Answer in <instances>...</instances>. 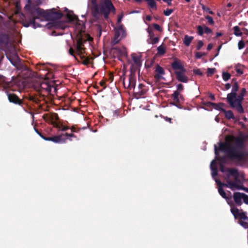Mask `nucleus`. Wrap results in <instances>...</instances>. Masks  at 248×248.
<instances>
[{"mask_svg":"<svg viewBox=\"0 0 248 248\" xmlns=\"http://www.w3.org/2000/svg\"><path fill=\"white\" fill-rule=\"evenodd\" d=\"M244 137L235 138V144L232 145L230 143L219 142V147L217 148L215 145V154L218 155L217 150L224 151L229 158L235 159L239 161H244L248 158V152L243 151L245 148Z\"/></svg>","mask_w":248,"mask_h":248,"instance_id":"obj_1","label":"nucleus"},{"mask_svg":"<svg viewBox=\"0 0 248 248\" xmlns=\"http://www.w3.org/2000/svg\"><path fill=\"white\" fill-rule=\"evenodd\" d=\"M24 9L28 11L31 15L29 19L23 21V25L25 27H28L32 25V27L36 29L41 27V25L36 22V19H40V17L44 18L46 20H54L61 19L63 14L61 12H53L52 11H45L41 8H35L36 14L34 13L33 9L31 7V0H28V3L25 5Z\"/></svg>","mask_w":248,"mask_h":248,"instance_id":"obj_2","label":"nucleus"},{"mask_svg":"<svg viewBox=\"0 0 248 248\" xmlns=\"http://www.w3.org/2000/svg\"><path fill=\"white\" fill-rule=\"evenodd\" d=\"M88 7L96 20H99L102 15L104 18L107 19L111 12L114 14L116 11L115 8L110 0H104L99 4H98L97 0H88Z\"/></svg>","mask_w":248,"mask_h":248,"instance_id":"obj_3","label":"nucleus"},{"mask_svg":"<svg viewBox=\"0 0 248 248\" xmlns=\"http://www.w3.org/2000/svg\"><path fill=\"white\" fill-rule=\"evenodd\" d=\"M12 78H14L13 77ZM15 84L13 79L11 81H8L7 78L0 75V91H4L6 93L8 99L10 103L16 105L23 106V100L21 99L15 93L11 92L9 89L12 88Z\"/></svg>","mask_w":248,"mask_h":248,"instance_id":"obj_4","label":"nucleus"},{"mask_svg":"<svg viewBox=\"0 0 248 248\" xmlns=\"http://www.w3.org/2000/svg\"><path fill=\"white\" fill-rule=\"evenodd\" d=\"M229 176H228L227 179H226V182L227 184H223L221 183L219 180H217L216 182L219 186V187L218 189V192L219 194L224 199H227L228 198L226 196V194L223 189L221 187V186H224L227 187H229L231 189H233V188H236L237 189H239L240 186L236 182H232L229 180Z\"/></svg>","mask_w":248,"mask_h":248,"instance_id":"obj_5","label":"nucleus"},{"mask_svg":"<svg viewBox=\"0 0 248 248\" xmlns=\"http://www.w3.org/2000/svg\"><path fill=\"white\" fill-rule=\"evenodd\" d=\"M50 83L41 82L34 86V89L42 96H46L49 94Z\"/></svg>","mask_w":248,"mask_h":248,"instance_id":"obj_6","label":"nucleus"},{"mask_svg":"<svg viewBox=\"0 0 248 248\" xmlns=\"http://www.w3.org/2000/svg\"><path fill=\"white\" fill-rule=\"evenodd\" d=\"M244 97V95L240 94L238 95H237L236 98L232 99V105H230L232 108H235L237 112L239 113H243L244 112V108L242 105Z\"/></svg>","mask_w":248,"mask_h":248,"instance_id":"obj_7","label":"nucleus"},{"mask_svg":"<svg viewBox=\"0 0 248 248\" xmlns=\"http://www.w3.org/2000/svg\"><path fill=\"white\" fill-rule=\"evenodd\" d=\"M234 202L237 206H241L243 202L242 200L245 203L248 204V195L239 192H235L232 196Z\"/></svg>","mask_w":248,"mask_h":248,"instance_id":"obj_8","label":"nucleus"},{"mask_svg":"<svg viewBox=\"0 0 248 248\" xmlns=\"http://www.w3.org/2000/svg\"><path fill=\"white\" fill-rule=\"evenodd\" d=\"M234 82V84L232 87V90L231 93L227 94V101L229 105H232V99H234L237 96V92L239 89V85L238 82L236 81L235 78L232 79V82Z\"/></svg>","mask_w":248,"mask_h":248,"instance_id":"obj_9","label":"nucleus"},{"mask_svg":"<svg viewBox=\"0 0 248 248\" xmlns=\"http://www.w3.org/2000/svg\"><path fill=\"white\" fill-rule=\"evenodd\" d=\"M171 97L173 102L171 103V104L179 108H182V103H183L184 101L183 95L180 94L178 91H175L171 95Z\"/></svg>","mask_w":248,"mask_h":248,"instance_id":"obj_10","label":"nucleus"},{"mask_svg":"<svg viewBox=\"0 0 248 248\" xmlns=\"http://www.w3.org/2000/svg\"><path fill=\"white\" fill-rule=\"evenodd\" d=\"M126 36V32L123 25H120L118 29H116L115 32L114 39L113 41V44H117L121 38Z\"/></svg>","mask_w":248,"mask_h":248,"instance_id":"obj_11","label":"nucleus"},{"mask_svg":"<svg viewBox=\"0 0 248 248\" xmlns=\"http://www.w3.org/2000/svg\"><path fill=\"white\" fill-rule=\"evenodd\" d=\"M147 92L146 86L143 84H140L137 88L134 89V96L139 99L141 97H144V96Z\"/></svg>","mask_w":248,"mask_h":248,"instance_id":"obj_12","label":"nucleus"},{"mask_svg":"<svg viewBox=\"0 0 248 248\" xmlns=\"http://www.w3.org/2000/svg\"><path fill=\"white\" fill-rule=\"evenodd\" d=\"M186 69H185L184 71H175L174 74L176 79L179 82L187 83L188 81V78L186 75Z\"/></svg>","mask_w":248,"mask_h":248,"instance_id":"obj_13","label":"nucleus"},{"mask_svg":"<svg viewBox=\"0 0 248 248\" xmlns=\"http://www.w3.org/2000/svg\"><path fill=\"white\" fill-rule=\"evenodd\" d=\"M171 66L175 71H184L186 69L182 64L181 61L176 58L174 59L173 62L171 63Z\"/></svg>","mask_w":248,"mask_h":248,"instance_id":"obj_14","label":"nucleus"},{"mask_svg":"<svg viewBox=\"0 0 248 248\" xmlns=\"http://www.w3.org/2000/svg\"><path fill=\"white\" fill-rule=\"evenodd\" d=\"M43 119L47 123L52 124L54 123V120L58 119V115L57 113L45 114L43 116Z\"/></svg>","mask_w":248,"mask_h":248,"instance_id":"obj_15","label":"nucleus"},{"mask_svg":"<svg viewBox=\"0 0 248 248\" xmlns=\"http://www.w3.org/2000/svg\"><path fill=\"white\" fill-rule=\"evenodd\" d=\"M86 41L82 38L81 37L78 38L76 44V50L78 53V54H81L84 50L83 47V43Z\"/></svg>","mask_w":248,"mask_h":248,"instance_id":"obj_16","label":"nucleus"},{"mask_svg":"<svg viewBox=\"0 0 248 248\" xmlns=\"http://www.w3.org/2000/svg\"><path fill=\"white\" fill-rule=\"evenodd\" d=\"M131 58L135 65V68H139L141 65V56L140 55L132 53L131 54Z\"/></svg>","mask_w":248,"mask_h":248,"instance_id":"obj_17","label":"nucleus"},{"mask_svg":"<svg viewBox=\"0 0 248 248\" xmlns=\"http://www.w3.org/2000/svg\"><path fill=\"white\" fill-rule=\"evenodd\" d=\"M63 136H64V135L62 134L58 136H54L48 138L45 137L44 140H46L52 141L55 143H59L62 141H64V140L62 138Z\"/></svg>","mask_w":248,"mask_h":248,"instance_id":"obj_18","label":"nucleus"},{"mask_svg":"<svg viewBox=\"0 0 248 248\" xmlns=\"http://www.w3.org/2000/svg\"><path fill=\"white\" fill-rule=\"evenodd\" d=\"M155 71L156 73L154 77L157 79H160L161 77V76L165 74L164 69L158 64L156 65Z\"/></svg>","mask_w":248,"mask_h":248,"instance_id":"obj_19","label":"nucleus"},{"mask_svg":"<svg viewBox=\"0 0 248 248\" xmlns=\"http://www.w3.org/2000/svg\"><path fill=\"white\" fill-rule=\"evenodd\" d=\"M227 171L229 172V174L234 178V179L237 181L239 178V173L236 169L233 168L227 169Z\"/></svg>","mask_w":248,"mask_h":248,"instance_id":"obj_20","label":"nucleus"},{"mask_svg":"<svg viewBox=\"0 0 248 248\" xmlns=\"http://www.w3.org/2000/svg\"><path fill=\"white\" fill-rule=\"evenodd\" d=\"M210 168L212 170V175L213 177L216 176L217 175V168L216 166V161L215 160H213L211 162L210 165Z\"/></svg>","mask_w":248,"mask_h":248,"instance_id":"obj_21","label":"nucleus"},{"mask_svg":"<svg viewBox=\"0 0 248 248\" xmlns=\"http://www.w3.org/2000/svg\"><path fill=\"white\" fill-rule=\"evenodd\" d=\"M222 112L225 114V117L227 119H234V116L232 110H226L225 109H222Z\"/></svg>","mask_w":248,"mask_h":248,"instance_id":"obj_22","label":"nucleus"},{"mask_svg":"<svg viewBox=\"0 0 248 248\" xmlns=\"http://www.w3.org/2000/svg\"><path fill=\"white\" fill-rule=\"evenodd\" d=\"M209 106H213L215 109L220 110L222 112V109H224L221 107L224 106L225 104L223 103H219L218 104H217L215 103L212 102H208L207 103Z\"/></svg>","mask_w":248,"mask_h":248,"instance_id":"obj_23","label":"nucleus"},{"mask_svg":"<svg viewBox=\"0 0 248 248\" xmlns=\"http://www.w3.org/2000/svg\"><path fill=\"white\" fill-rule=\"evenodd\" d=\"M21 72L24 78H30L32 76L31 70L27 67H24Z\"/></svg>","mask_w":248,"mask_h":248,"instance_id":"obj_24","label":"nucleus"},{"mask_svg":"<svg viewBox=\"0 0 248 248\" xmlns=\"http://www.w3.org/2000/svg\"><path fill=\"white\" fill-rule=\"evenodd\" d=\"M136 86V79L134 77H132L130 75L129 77V83L128 88L129 89H131V88H133V90L135 88Z\"/></svg>","mask_w":248,"mask_h":248,"instance_id":"obj_25","label":"nucleus"},{"mask_svg":"<svg viewBox=\"0 0 248 248\" xmlns=\"http://www.w3.org/2000/svg\"><path fill=\"white\" fill-rule=\"evenodd\" d=\"M112 49L116 50V52L120 56H127V54L124 48L121 49L119 47H113Z\"/></svg>","mask_w":248,"mask_h":248,"instance_id":"obj_26","label":"nucleus"},{"mask_svg":"<svg viewBox=\"0 0 248 248\" xmlns=\"http://www.w3.org/2000/svg\"><path fill=\"white\" fill-rule=\"evenodd\" d=\"M55 127L57 128L59 130L65 131L69 129L68 126H64L62 124H57L54 122V123L52 124Z\"/></svg>","mask_w":248,"mask_h":248,"instance_id":"obj_27","label":"nucleus"},{"mask_svg":"<svg viewBox=\"0 0 248 248\" xmlns=\"http://www.w3.org/2000/svg\"><path fill=\"white\" fill-rule=\"evenodd\" d=\"M193 39V36H189L188 35H186L184 39V44L186 46H188L190 45V43Z\"/></svg>","mask_w":248,"mask_h":248,"instance_id":"obj_28","label":"nucleus"},{"mask_svg":"<svg viewBox=\"0 0 248 248\" xmlns=\"http://www.w3.org/2000/svg\"><path fill=\"white\" fill-rule=\"evenodd\" d=\"M231 211L232 215H233L235 218H238L239 215L241 213V210H239L238 208L236 207L231 208Z\"/></svg>","mask_w":248,"mask_h":248,"instance_id":"obj_29","label":"nucleus"},{"mask_svg":"<svg viewBox=\"0 0 248 248\" xmlns=\"http://www.w3.org/2000/svg\"><path fill=\"white\" fill-rule=\"evenodd\" d=\"M42 0H33V3L31 2V7L33 9L35 14H36L34 9L36 8L35 7L40 5L42 2Z\"/></svg>","mask_w":248,"mask_h":248,"instance_id":"obj_30","label":"nucleus"},{"mask_svg":"<svg viewBox=\"0 0 248 248\" xmlns=\"http://www.w3.org/2000/svg\"><path fill=\"white\" fill-rule=\"evenodd\" d=\"M57 92V89L56 86L54 85V83H50L49 94L50 95H54V94L56 93Z\"/></svg>","mask_w":248,"mask_h":248,"instance_id":"obj_31","label":"nucleus"},{"mask_svg":"<svg viewBox=\"0 0 248 248\" xmlns=\"http://www.w3.org/2000/svg\"><path fill=\"white\" fill-rule=\"evenodd\" d=\"M157 54L159 55H163L166 53L165 47L163 45L159 46L157 48Z\"/></svg>","mask_w":248,"mask_h":248,"instance_id":"obj_32","label":"nucleus"},{"mask_svg":"<svg viewBox=\"0 0 248 248\" xmlns=\"http://www.w3.org/2000/svg\"><path fill=\"white\" fill-rule=\"evenodd\" d=\"M233 29L234 31L233 33L235 35H236V36H241L242 35L243 33L241 32L240 29L238 26H236L234 27Z\"/></svg>","mask_w":248,"mask_h":248,"instance_id":"obj_33","label":"nucleus"},{"mask_svg":"<svg viewBox=\"0 0 248 248\" xmlns=\"http://www.w3.org/2000/svg\"><path fill=\"white\" fill-rule=\"evenodd\" d=\"M148 2V5L152 8L156 10L157 7L155 0H145Z\"/></svg>","mask_w":248,"mask_h":248,"instance_id":"obj_34","label":"nucleus"},{"mask_svg":"<svg viewBox=\"0 0 248 248\" xmlns=\"http://www.w3.org/2000/svg\"><path fill=\"white\" fill-rule=\"evenodd\" d=\"M222 76L223 80L225 81H227L231 78V75L228 72H223L222 73Z\"/></svg>","mask_w":248,"mask_h":248,"instance_id":"obj_35","label":"nucleus"},{"mask_svg":"<svg viewBox=\"0 0 248 248\" xmlns=\"http://www.w3.org/2000/svg\"><path fill=\"white\" fill-rule=\"evenodd\" d=\"M95 26L96 27V31L97 32V36L99 38L102 35V27L99 24H96L95 25Z\"/></svg>","mask_w":248,"mask_h":248,"instance_id":"obj_36","label":"nucleus"},{"mask_svg":"<svg viewBox=\"0 0 248 248\" xmlns=\"http://www.w3.org/2000/svg\"><path fill=\"white\" fill-rule=\"evenodd\" d=\"M240 218V220H248V217L247 216V213L246 212H243V211L241 210V213L240 215H239V217H238Z\"/></svg>","mask_w":248,"mask_h":248,"instance_id":"obj_37","label":"nucleus"},{"mask_svg":"<svg viewBox=\"0 0 248 248\" xmlns=\"http://www.w3.org/2000/svg\"><path fill=\"white\" fill-rule=\"evenodd\" d=\"M197 33L199 35H202L204 33V28L203 25L202 26H198L197 27Z\"/></svg>","mask_w":248,"mask_h":248,"instance_id":"obj_38","label":"nucleus"},{"mask_svg":"<svg viewBox=\"0 0 248 248\" xmlns=\"http://www.w3.org/2000/svg\"><path fill=\"white\" fill-rule=\"evenodd\" d=\"M206 55V53L205 52H196L195 53V58L196 59H201L202 56H205Z\"/></svg>","mask_w":248,"mask_h":248,"instance_id":"obj_39","label":"nucleus"},{"mask_svg":"<svg viewBox=\"0 0 248 248\" xmlns=\"http://www.w3.org/2000/svg\"><path fill=\"white\" fill-rule=\"evenodd\" d=\"M205 18L208 20V22L209 25L214 24V21L211 16L208 15L205 16Z\"/></svg>","mask_w":248,"mask_h":248,"instance_id":"obj_40","label":"nucleus"},{"mask_svg":"<svg viewBox=\"0 0 248 248\" xmlns=\"http://www.w3.org/2000/svg\"><path fill=\"white\" fill-rule=\"evenodd\" d=\"M147 31L149 33V36L150 39L154 38V33L152 29L149 27L147 29Z\"/></svg>","mask_w":248,"mask_h":248,"instance_id":"obj_41","label":"nucleus"},{"mask_svg":"<svg viewBox=\"0 0 248 248\" xmlns=\"http://www.w3.org/2000/svg\"><path fill=\"white\" fill-rule=\"evenodd\" d=\"M173 12V10L171 9H167L163 12L164 14L166 16H169Z\"/></svg>","mask_w":248,"mask_h":248,"instance_id":"obj_42","label":"nucleus"},{"mask_svg":"<svg viewBox=\"0 0 248 248\" xmlns=\"http://www.w3.org/2000/svg\"><path fill=\"white\" fill-rule=\"evenodd\" d=\"M203 28L204 33L206 34H210L212 32V30L205 25H203Z\"/></svg>","mask_w":248,"mask_h":248,"instance_id":"obj_43","label":"nucleus"},{"mask_svg":"<svg viewBox=\"0 0 248 248\" xmlns=\"http://www.w3.org/2000/svg\"><path fill=\"white\" fill-rule=\"evenodd\" d=\"M239 223L243 226L244 228L247 229L248 228V223L247 222H245L242 220H239Z\"/></svg>","mask_w":248,"mask_h":248,"instance_id":"obj_44","label":"nucleus"},{"mask_svg":"<svg viewBox=\"0 0 248 248\" xmlns=\"http://www.w3.org/2000/svg\"><path fill=\"white\" fill-rule=\"evenodd\" d=\"M202 7L203 10L208 12L211 15L214 14V12L212 11H211L209 8L206 7L204 5H202Z\"/></svg>","mask_w":248,"mask_h":248,"instance_id":"obj_45","label":"nucleus"},{"mask_svg":"<svg viewBox=\"0 0 248 248\" xmlns=\"http://www.w3.org/2000/svg\"><path fill=\"white\" fill-rule=\"evenodd\" d=\"M238 47L239 49H242L245 47V43L243 40H240L238 43Z\"/></svg>","mask_w":248,"mask_h":248,"instance_id":"obj_46","label":"nucleus"},{"mask_svg":"<svg viewBox=\"0 0 248 248\" xmlns=\"http://www.w3.org/2000/svg\"><path fill=\"white\" fill-rule=\"evenodd\" d=\"M203 43L202 41L200 40L198 42L197 46H196V49L197 50H200L201 48L203 46Z\"/></svg>","mask_w":248,"mask_h":248,"instance_id":"obj_47","label":"nucleus"},{"mask_svg":"<svg viewBox=\"0 0 248 248\" xmlns=\"http://www.w3.org/2000/svg\"><path fill=\"white\" fill-rule=\"evenodd\" d=\"M64 136H65L66 137V138H65L64 139H63L64 140L65 139H69L71 140H72L71 139H70V138H71V137H76V136H75L74 134H72V133H71V134H68L67 133H65L64 134H63Z\"/></svg>","mask_w":248,"mask_h":248,"instance_id":"obj_48","label":"nucleus"},{"mask_svg":"<svg viewBox=\"0 0 248 248\" xmlns=\"http://www.w3.org/2000/svg\"><path fill=\"white\" fill-rule=\"evenodd\" d=\"M151 40V43L153 45L157 43L159 41V38L157 37L152 38Z\"/></svg>","mask_w":248,"mask_h":248,"instance_id":"obj_49","label":"nucleus"},{"mask_svg":"<svg viewBox=\"0 0 248 248\" xmlns=\"http://www.w3.org/2000/svg\"><path fill=\"white\" fill-rule=\"evenodd\" d=\"M219 170L222 172H225L227 171V169L225 168V166L222 163L220 164Z\"/></svg>","mask_w":248,"mask_h":248,"instance_id":"obj_50","label":"nucleus"},{"mask_svg":"<svg viewBox=\"0 0 248 248\" xmlns=\"http://www.w3.org/2000/svg\"><path fill=\"white\" fill-rule=\"evenodd\" d=\"M215 71V68H208L207 69V74L208 75H213Z\"/></svg>","mask_w":248,"mask_h":248,"instance_id":"obj_51","label":"nucleus"},{"mask_svg":"<svg viewBox=\"0 0 248 248\" xmlns=\"http://www.w3.org/2000/svg\"><path fill=\"white\" fill-rule=\"evenodd\" d=\"M153 26L155 30H156L158 31H162L160 26L158 24H153Z\"/></svg>","mask_w":248,"mask_h":248,"instance_id":"obj_52","label":"nucleus"},{"mask_svg":"<svg viewBox=\"0 0 248 248\" xmlns=\"http://www.w3.org/2000/svg\"><path fill=\"white\" fill-rule=\"evenodd\" d=\"M177 91H178L179 93H180V92L182 91L184 89V86H183V84H178L177 86Z\"/></svg>","mask_w":248,"mask_h":248,"instance_id":"obj_53","label":"nucleus"},{"mask_svg":"<svg viewBox=\"0 0 248 248\" xmlns=\"http://www.w3.org/2000/svg\"><path fill=\"white\" fill-rule=\"evenodd\" d=\"M235 70L236 72L239 75H241L243 73V70L238 66H236Z\"/></svg>","mask_w":248,"mask_h":248,"instance_id":"obj_54","label":"nucleus"},{"mask_svg":"<svg viewBox=\"0 0 248 248\" xmlns=\"http://www.w3.org/2000/svg\"><path fill=\"white\" fill-rule=\"evenodd\" d=\"M194 73L196 75L202 76V73L200 69H196L194 70Z\"/></svg>","mask_w":248,"mask_h":248,"instance_id":"obj_55","label":"nucleus"},{"mask_svg":"<svg viewBox=\"0 0 248 248\" xmlns=\"http://www.w3.org/2000/svg\"><path fill=\"white\" fill-rule=\"evenodd\" d=\"M34 130L35 132L44 140L45 137L41 132H40L37 129H36L35 127H34Z\"/></svg>","mask_w":248,"mask_h":248,"instance_id":"obj_56","label":"nucleus"},{"mask_svg":"<svg viewBox=\"0 0 248 248\" xmlns=\"http://www.w3.org/2000/svg\"><path fill=\"white\" fill-rule=\"evenodd\" d=\"M99 84L101 86L103 87V89H105L106 88V86L105 85V81L104 80H101Z\"/></svg>","mask_w":248,"mask_h":248,"instance_id":"obj_57","label":"nucleus"},{"mask_svg":"<svg viewBox=\"0 0 248 248\" xmlns=\"http://www.w3.org/2000/svg\"><path fill=\"white\" fill-rule=\"evenodd\" d=\"M246 89L245 88H242L241 90L240 94L245 96L246 93Z\"/></svg>","mask_w":248,"mask_h":248,"instance_id":"obj_58","label":"nucleus"},{"mask_svg":"<svg viewBox=\"0 0 248 248\" xmlns=\"http://www.w3.org/2000/svg\"><path fill=\"white\" fill-rule=\"evenodd\" d=\"M90 63V60L89 58H85L83 62V63L85 65H87L89 63Z\"/></svg>","mask_w":248,"mask_h":248,"instance_id":"obj_59","label":"nucleus"},{"mask_svg":"<svg viewBox=\"0 0 248 248\" xmlns=\"http://www.w3.org/2000/svg\"><path fill=\"white\" fill-rule=\"evenodd\" d=\"M123 15H121L118 16V19H117V22L118 24H120L121 22L122 18H123Z\"/></svg>","mask_w":248,"mask_h":248,"instance_id":"obj_60","label":"nucleus"},{"mask_svg":"<svg viewBox=\"0 0 248 248\" xmlns=\"http://www.w3.org/2000/svg\"><path fill=\"white\" fill-rule=\"evenodd\" d=\"M69 53L71 55L75 57V56L74 55V50H73V49L72 47L70 48V49L69 50Z\"/></svg>","mask_w":248,"mask_h":248,"instance_id":"obj_61","label":"nucleus"},{"mask_svg":"<svg viewBox=\"0 0 248 248\" xmlns=\"http://www.w3.org/2000/svg\"><path fill=\"white\" fill-rule=\"evenodd\" d=\"M164 2L167 3L169 6L172 5L171 1L172 0H163Z\"/></svg>","mask_w":248,"mask_h":248,"instance_id":"obj_62","label":"nucleus"},{"mask_svg":"<svg viewBox=\"0 0 248 248\" xmlns=\"http://www.w3.org/2000/svg\"><path fill=\"white\" fill-rule=\"evenodd\" d=\"M213 46V44H211V43H210V44H208V45L207 46V49L208 51H209V50H210L212 48Z\"/></svg>","mask_w":248,"mask_h":248,"instance_id":"obj_63","label":"nucleus"},{"mask_svg":"<svg viewBox=\"0 0 248 248\" xmlns=\"http://www.w3.org/2000/svg\"><path fill=\"white\" fill-rule=\"evenodd\" d=\"M231 87V85L230 83H227L225 85V88L226 90H229Z\"/></svg>","mask_w":248,"mask_h":248,"instance_id":"obj_64","label":"nucleus"}]
</instances>
